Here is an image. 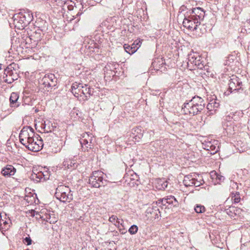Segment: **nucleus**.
I'll return each instance as SVG.
<instances>
[{
  "label": "nucleus",
  "instance_id": "22",
  "mask_svg": "<svg viewBox=\"0 0 250 250\" xmlns=\"http://www.w3.org/2000/svg\"><path fill=\"white\" fill-rule=\"evenodd\" d=\"M195 175H188L185 176L183 184L186 187L193 186Z\"/></svg>",
  "mask_w": 250,
  "mask_h": 250
},
{
  "label": "nucleus",
  "instance_id": "27",
  "mask_svg": "<svg viewBox=\"0 0 250 250\" xmlns=\"http://www.w3.org/2000/svg\"><path fill=\"white\" fill-rule=\"evenodd\" d=\"M216 144H212L211 142L208 143L206 146L208 150L210 151L211 154H214L218 151V146H216Z\"/></svg>",
  "mask_w": 250,
  "mask_h": 250
},
{
  "label": "nucleus",
  "instance_id": "4",
  "mask_svg": "<svg viewBox=\"0 0 250 250\" xmlns=\"http://www.w3.org/2000/svg\"><path fill=\"white\" fill-rule=\"evenodd\" d=\"M188 68L192 70L197 68L202 69L204 64L201 61V57L197 52H192L188 55Z\"/></svg>",
  "mask_w": 250,
  "mask_h": 250
},
{
  "label": "nucleus",
  "instance_id": "39",
  "mask_svg": "<svg viewBox=\"0 0 250 250\" xmlns=\"http://www.w3.org/2000/svg\"><path fill=\"white\" fill-rule=\"evenodd\" d=\"M213 102H210L207 106V108L209 111H212L213 110V106H212Z\"/></svg>",
  "mask_w": 250,
  "mask_h": 250
},
{
  "label": "nucleus",
  "instance_id": "42",
  "mask_svg": "<svg viewBox=\"0 0 250 250\" xmlns=\"http://www.w3.org/2000/svg\"><path fill=\"white\" fill-rule=\"evenodd\" d=\"M239 82L240 83H235V85H236L238 87H243L242 83L239 78Z\"/></svg>",
  "mask_w": 250,
  "mask_h": 250
},
{
  "label": "nucleus",
  "instance_id": "25",
  "mask_svg": "<svg viewBox=\"0 0 250 250\" xmlns=\"http://www.w3.org/2000/svg\"><path fill=\"white\" fill-rule=\"evenodd\" d=\"M157 183L158 185L157 188L159 189L164 190L167 187L168 182L165 179H158L157 181Z\"/></svg>",
  "mask_w": 250,
  "mask_h": 250
},
{
  "label": "nucleus",
  "instance_id": "2",
  "mask_svg": "<svg viewBox=\"0 0 250 250\" xmlns=\"http://www.w3.org/2000/svg\"><path fill=\"white\" fill-rule=\"evenodd\" d=\"M95 138L93 135L90 132H84L81 135L79 140L81 150L83 152H89L92 150L94 146Z\"/></svg>",
  "mask_w": 250,
  "mask_h": 250
},
{
  "label": "nucleus",
  "instance_id": "7",
  "mask_svg": "<svg viewBox=\"0 0 250 250\" xmlns=\"http://www.w3.org/2000/svg\"><path fill=\"white\" fill-rule=\"evenodd\" d=\"M29 150L37 152L41 150L43 146V142L41 137L36 134V135L24 145Z\"/></svg>",
  "mask_w": 250,
  "mask_h": 250
},
{
  "label": "nucleus",
  "instance_id": "11",
  "mask_svg": "<svg viewBox=\"0 0 250 250\" xmlns=\"http://www.w3.org/2000/svg\"><path fill=\"white\" fill-rule=\"evenodd\" d=\"M11 222L10 219L6 218L5 212L0 213V229L2 232L5 231L10 228Z\"/></svg>",
  "mask_w": 250,
  "mask_h": 250
},
{
  "label": "nucleus",
  "instance_id": "3",
  "mask_svg": "<svg viewBox=\"0 0 250 250\" xmlns=\"http://www.w3.org/2000/svg\"><path fill=\"white\" fill-rule=\"evenodd\" d=\"M55 196L57 199L62 202H69L73 199L70 189L68 187L64 185L58 187Z\"/></svg>",
  "mask_w": 250,
  "mask_h": 250
},
{
  "label": "nucleus",
  "instance_id": "32",
  "mask_svg": "<svg viewBox=\"0 0 250 250\" xmlns=\"http://www.w3.org/2000/svg\"><path fill=\"white\" fill-rule=\"evenodd\" d=\"M138 230V227L135 225H133L130 227L128 229V232L130 234L133 235L136 234Z\"/></svg>",
  "mask_w": 250,
  "mask_h": 250
},
{
  "label": "nucleus",
  "instance_id": "20",
  "mask_svg": "<svg viewBox=\"0 0 250 250\" xmlns=\"http://www.w3.org/2000/svg\"><path fill=\"white\" fill-rule=\"evenodd\" d=\"M63 166L67 168L74 169L77 167V163L74 160L70 159H65L63 162Z\"/></svg>",
  "mask_w": 250,
  "mask_h": 250
},
{
  "label": "nucleus",
  "instance_id": "30",
  "mask_svg": "<svg viewBox=\"0 0 250 250\" xmlns=\"http://www.w3.org/2000/svg\"><path fill=\"white\" fill-rule=\"evenodd\" d=\"M231 200L235 203H239L241 200L239 193L238 192L232 193L231 196Z\"/></svg>",
  "mask_w": 250,
  "mask_h": 250
},
{
  "label": "nucleus",
  "instance_id": "13",
  "mask_svg": "<svg viewBox=\"0 0 250 250\" xmlns=\"http://www.w3.org/2000/svg\"><path fill=\"white\" fill-rule=\"evenodd\" d=\"M17 169L12 165H7L1 171V174L5 177H10L15 175Z\"/></svg>",
  "mask_w": 250,
  "mask_h": 250
},
{
  "label": "nucleus",
  "instance_id": "38",
  "mask_svg": "<svg viewBox=\"0 0 250 250\" xmlns=\"http://www.w3.org/2000/svg\"><path fill=\"white\" fill-rule=\"evenodd\" d=\"M142 137V135L141 134H139L136 135H133L132 138L135 139V142H138Z\"/></svg>",
  "mask_w": 250,
  "mask_h": 250
},
{
  "label": "nucleus",
  "instance_id": "14",
  "mask_svg": "<svg viewBox=\"0 0 250 250\" xmlns=\"http://www.w3.org/2000/svg\"><path fill=\"white\" fill-rule=\"evenodd\" d=\"M83 88L84 86L82 83L75 82L71 86V92L76 97H82L83 94L81 93V90Z\"/></svg>",
  "mask_w": 250,
  "mask_h": 250
},
{
  "label": "nucleus",
  "instance_id": "19",
  "mask_svg": "<svg viewBox=\"0 0 250 250\" xmlns=\"http://www.w3.org/2000/svg\"><path fill=\"white\" fill-rule=\"evenodd\" d=\"M226 120L228 121L229 123V125H228V124H226H226H224V128L226 130L227 133L231 134L232 133V131L230 126L231 123L230 122L233 120V115H231V113H230L226 117Z\"/></svg>",
  "mask_w": 250,
  "mask_h": 250
},
{
  "label": "nucleus",
  "instance_id": "17",
  "mask_svg": "<svg viewBox=\"0 0 250 250\" xmlns=\"http://www.w3.org/2000/svg\"><path fill=\"white\" fill-rule=\"evenodd\" d=\"M19 95L16 92L11 93L10 97V105L11 107L16 108L19 106L18 100L19 99Z\"/></svg>",
  "mask_w": 250,
  "mask_h": 250
},
{
  "label": "nucleus",
  "instance_id": "6",
  "mask_svg": "<svg viewBox=\"0 0 250 250\" xmlns=\"http://www.w3.org/2000/svg\"><path fill=\"white\" fill-rule=\"evenodd\" d=\"M36 135L34 129L29 126H24L19 134L20 142L24 146Z\"/></svg>",
  "mask_w": 250,
  "mask_h": 250
},
{
  "label": "nucleus",
  "instance_id": "35",
  "mask_svg": "<svg viewBox=\"0 0 250 250\" xmlns=\"http://www.w3.org/2000/svg\"><path fill=\"white\" fill-rule=\"evenodd\" d=\"M79 110L77 108H74L70 112V115L71 117L76 118L77 116H79Z\"/></svg>",
  "mask_w": 250,
  "mask_h": 250
},
{
  "label": "nucleus",
  "instance_id": "40",
  "mask_svg": "<svg viewBox=\"0 0 250 250\" xmlns=\"http://www.w3.org/2000/svg\"><path fill=\"white\" fill-rule=\"evenodd\" d=\"M49 217L47 216L46 217V221L49 222L50 223H54L56 222L55 219H51L50 215H48Z\"/></svg>",
  "mask_w": 250,
  "mask_h": 250
},
{
  "label": "nucleus",
  "instance_id": "43",
  "mask_svg": "<svg viewBox=\"0 0 250 250\" xmlns=\"http://www.w3.org/2000/svg\"><path fill=\"white\" fill-rule=\"evenodd\" d=\"M2 69V64H0V70Z\"/></svg>",
  "mask_w": 250,
  "mask_h": 250
},
{
  "label": "nucleus",
  "instance_id": "8",
  "mask_svg": "<svg viewBox=\"0 0 250 250\" xmlns=\"http://www.w3.org/2000/svg\"><path fill=\"white\" fill-rule=\"evenodd\" d=\"M200 23L201 22L190 16L185 18L183 22L184 26L191 30H196Z\"/></svg>",
  "mask_w": 250,
  "mask_h": 250
},
{
  "label": "nucleus",
  "instance_id": "26",
  "mask_svg": "<svg viewBox=\"0 0 250 250\" xmlns=\"http://www.w3.org/2000/svg\"><path fill=\"white\" fill-rule=\"evenodd\" d=\"M109 221L118 227H120L121 225H122V223H123V220H122L121 221H119L117 216L115 215H112L111 217H110L109 218Z\"/></svg>",
  "mask_w": 250,
  "mask_h": 250
},
{
  "label": "nucleus",
  "instance_id": "16",
  "mask_svg": "<svg viewBox=\"0 0 250 250\" xmlns=\"http://www.w3.org/2000/svg\"><path fill=\"white\" fill-rule=\"evenodd\" d=\"M162 202L163 204L164 205H166V204L172 205L174 207L178 205V201L174 196L172 195L167 196L166 198H163L162 200Z\"/></svg>",
  "mask_w": 250,
  "mask_h": 250
},
{
  "label": "nucleus",
  "instance_id": "36",
  "mask_svg": "<svg viewBox=\"0 0 250 250\" xmlns=\"http://www.w3.org/2000/svg\"><path fill=\"white\" fill-rule=\"evenodd\" d=\"M203 183V180H197L194 177L193 186L199 187L200 185H202Z\"/></svg>",
  "mask_w": 250,
  "mask_h": 250
},
{
  "label": "nucleus",
  "instance_id": "29",
  "mask_svg": "<svg viewBox=\"0 0 250 250\" xmlns=\"http://www.w3.org/2000/svg\"><path fill=\"white\" fill-rule=\"evenodd\" d=\"M231 115H233V120L234 121H239L241 117H242L243 113L241 111H238L235 112H231Z\"/></svg>",
  "mask_w": 250,
  "mask_h": 250
},
{
  "label": "nucleus",
  "instance_id": "1",
  "mask_svg": "<svg viewBox=\"0 0 250 250\" xmlns=\"http://www.w3.org/2000/svg\"><path fill=\"white\" fill-rule=\"evenodd\" d=\"M204 107V100L198 96L194 97L189 102L184 104L182 112L186 115L194 116L201 112Z\"/></svg>",
  "mask_w": 250,
  "mask_h": 250
},
{
  "label": "nucleus",
  "instance_id": "12",
  "mask_svg": "<svg viewBox=\"0 0 250 250\" xmlns=\"http://www.w3.org/2000/svg\"><path fill=\"white\" fill-rule=\"evenodd\" d=\"M191 14L190 16L201 22L204 19L205 11L203 8L198 7L192 9Z\"/></svg>",
  "mask_w": 250,
  "mask_h": 250
},
{
  "label": "nucleus",
  "instance_id": "23",
  "mask_svg": "<svg viewBox=\"0 0 250 250\" xmlns=\"http://www.w3.org/2000/svg\"><path fill=\"white\" fill-rule=\"evenodd\" d=\"M81 93L83 94V96H84L83 98V100L86 101L87 100V97L92 94L93 91L91 88L87 87V85L84 84V88L81 90Z\"/></svg>",
  "mask_w": 250,
  "mask_h": 250
},
{
  "label": "nucleus",
  "instance_id": "34",
  "mask_svg": "<svg viewBox=\"0 0 250 250\" xmlns=\"http://www.w3.org/2000/svg\"><path fill=\"white\" fill-rule=\"evenodd\" d=\"M42 173H43V181H46L49 179L50 174L47 170L43 169V170L42 171Z\"/></svg>",
  "mask_w": 250,
  "mask_h": 250
},
{
  "label": "nucleus",
  "instance_id": "33",
  "mask_svg": "<svg viewBox=\"0 0 250 250\" xmlns=\"http://www.w3.org/2000/svg\"><path fill=\"white\" fill-rule=\"evenodd\" d=\"M142 40H141L140 39H137L134 41L133 43L132 44V45H134V46L135 47L134 49L136 48V51L139 48V47L141 46L142 44Z\"/></svg>",
  "mask_w": 250,
  "mask_h": 250
},
{
  "label": "nucleus",
  "instance_id": "9",
  "mask_svg": "<svg viewBox=\"0 0 250 250\" xmlns=\"http://www.w3.org/2000/svg\"><path fill=\"white\" fill-rule=\"evenodd\" d=\"M42 84L46 87V89L48 91V88L55 86L56 80L53 74L45 75L41 80Z\"/></svg>",
  "mask_w": 250,
  "mask_h": 250
},
{
  "label": "nucleus",
  "instance_id": "31",
  "mask_svg": "<svg viewBox=\"0 0 250 250\" xmlns=\"http://www.w3.org/2000/svg\"><path fill=\"white\" fill-rule=\"evenodd\" d=\"M194 210L196 212L198 213H201L205 212V208L204 206L201 205H197L194 207Z\"/></svg>",
  "mask_w": 250,
  "mask_h": 250
},
{
  "label": "nucleus",
  "instance_id": "10",
  "mask_svg": "<svg viewBox=\"0 0 250 250\" xmlns=\"http://www.w3.org/2000/svg\"><path fill=\"white\" fill-rule=\"evenodd\" d=\"M235 83H240L239 82V78L237 77H234L229 81V90L230 93H242L244 90L243 87H238Z\"/></svg>",
  "mask_w": 250,
  "mask_h": 250
},
{
  "label": "nucleus",
  "instance_id": "41",
  "mask_svg": "<svg viewBox=\"0 0 250 250\" xmlns=\"http://www.w3.org/2000/svg\"><path fill=\"white\" fill-rule=\"evenodd\" d=\"M210 102H213L212 106H213V109L218 107V106L219 105L218 103H217L215 101H213V100H212Z\"/></svg>",
  "mask_w": 250,
  "mask_h": 250
},
{
  "label": "nucleus",
  "instance_id": "15",
  "mask_svg": "<svg viewBox=\"0 0 250 250\" xmlns=\"http://www.w3.org/2000/svg\"><path fill=\"white\" fill-rule=\"evenodd\" d=\"M146 213L147 214H151L152 215L151 217L154 219L158 218L160 216V211L157 206L148 207L147 208Z\"/></svg>",
  "mask_w": 250,
  "mask_h": 250
},
{
  "label": "nucleus",
  "instance_id": "24",
  "mask_svg": "<svg viewBox=\"0 0 250 250\" xmlns=\"http://www.w3.org/2000/svg\"><path fill=\"white\" fill-rule=\"evenodd\" d=\"M42 127L44 129V131L46 132H51L54 131L55 126H53L49 121H44Z\"/></svg>",
  "mask_w": 250,
  "mask_h": 250
},
{
  "label": "nucleus",
  "instance_id": "44",
  "mask_svg": "<svg viewBox=\"0 0 250 250\" xmlns=\"http://www.w3.org/2000/svg\"><path fill=\"white\" fill-rule=\"evenodd\" d=\"M184 5H182V6L181 7V8H182L183 7H184Z\"/></svg>",
  "mask_w": 250,
  "mask_h": 250
},
{
  "label": "nucleus",
  "instance_id": "21",
  "mask_svg": "<svg viewBox=\"0 0 250 250\" xmlns=\"http://www.w3.org/2000/svg\"><path fill=\"white\" fill-rule=\"evenodd\" d=\"M226 211L229 216L231 217H234L237 214H239L241 210L234 207H230L229 208L226 209Z\"/></svg>",
  "mask_w": 250,
  "mask_h": 250
},
{
  "label": "nucleus",
  "instance_id": "5",
  "mask_svg": "<svg viewBox=\"0 0 250 250\" xmlns=\"http://www.w3.org/2000/svg\"><path fill=\"white\" fill-rule=\"evenodd\" d=\"M104 173L100 170L93 172L89 178V184L94 188L104 186L106 182V180L104 179Z\"/></svg>",
  "mask_w": 250,
  "mask_h": 250
},
{
  "label": "nucleus",
  "instance_id": "18",
  "mask_svg": "<svg viewBox=\"0 0 250 250\" xmlns=\"http://www.w3.org/2000/svg\"><path fill=\"white\" fill-rule=\"evenodd\" d=\"M32 179L37 182H42L43 181V173L42 170L38 171L34 170L31 175Z\"/></svg>",
  "mask_w": 250,
  "mask_h": 250
},
{
  "label": "nucleus",
  "instance_id": "28",
  "mask_svg": "<svg viewBox=\"0 0 250 250\" xmlns=\"http://www.w3.org/2000/svg\"><path fill=\"white\" fill-rule=\"evenodd\" d=\"M124 47L125 51L129 54H133L136 51V48L134 49V45H131L130 46L129 45L125 44Z\"/></svg>",
  "mask_w": 250,
  "mask_h": 250
},
{
  "label": "nucleus",
  "instance_id": "37",
  "mask_svg": "<svg viewBox=\"0 0 250 250\" xmlns=\"http://www.w3.org/2000/svg\"><path fill=\"white\" fill-rule=\"evenodd\" d=\"M23 242L26 243L27 245H30L32 243V240L30 237H26L24 239Z\"/></svg>",
  "mask_w": 250,
  "mask_h": 250
}]
</instances>
